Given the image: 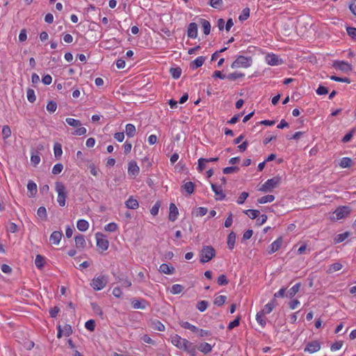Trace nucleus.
<instances>
[{"mask_svg":"<svg viewBox=\"0 0 356 356\" xmlns=\"http://www.w3.org/2000/svg\"><path fill=\"white\" fill-rule=\"evenodd\" d=\"M216 256V250L211 245L203 246L200 254V261L201 263L204 264L211 261Z\"/></svg>","mask_w":356,"mask_h":356,"instance_id":"f257e3e1","label":"nucleus"},{"mask_svg":"<svg viewBox=\"0 0 356 356\" xmlns=\"http://www.w3.org/2000/svg\"><path fill=\"white\" fill-rule=\"evenodd\" d=\"M56 191L58 193L57 202L60 207L65 206L67 191L65 185L62 182H56Z\"/></svg>","mask_w":356,"mask_h":356,"instance_id":"f03ea898","label":"nucleus"},{"mask_svg":"<svg viewBox=\"0 0 356 356\" xmlns=\"http://www.w3.org/2000/svg\"><path fill=\"white\" fill-rule=\"evenodd\" d=\"M252 59L251 57H246L244 56H238L236 60L232 63L231 67L232 69L236 68H248L252 65Z\"/></svg>","mask_w":356,"mask_h":356,"instance_id":"7ed1b4c3","label":"nucleus"},{"mask_svg":"<svg viewBox=\"0 0 356 356\" xmlns=\"http://www.w3.org/2000/svg\"><path fill=\"white\" fill-rule=\"evenodd\" d=\"M280 177H274L266 181L259 188V191L264 193L270 192L275 188H276L280 184Z\"/></svg>","mask_w":356,"mask_h":356,"instance_id":"20e7f679","label":"nucleus"},{"mask_svg":"<svg viewBox=\"0 0 356 356\" xmlns=\"http://www.w3.org/2000/svg\"><path fill=\"white\" fill-rule=\"evenodd\" d=\"M350 211V207L347 206L339 207L333 212L332 215L330 216V219L332 220L343 219L349 215Z\"/></svg>","mask_w":356,"mask_h":356,"instance_id":"39448f33","label":"nucleus"},{"mask_svg":"<svg viewBox=\"0 0 356 356\" xmlns=\"http://www.w3.org/2000/svg\"><path fill=\"white\" fill-rule=\"evenodd\" d=\"M108 282V277L106 275H99L92 280L90 286L95 291L103 289Z\"/></svg>","mask_w":356,"mask_h":356,"instance_id":"423d86ee","label":"nucleus"},{"mask_svg":"<svg viewBox=\"0 0 356 356\" xmlns=\"http://www.w3.org/2000/svg\"><path fill=\"white\" fill-rule=\"evenodd\" d=\"M95 238L97 241V246L102 251L107 250L109 246V243L106 236L103 234L97 232L95 234Z\"/></svg>","mask_w":356,"mask_h":356,"instance_id":"0eeeda50","label":"nucleus"},{"mask_svg":"<svg viewBox=\"0 0 356 356\" xmlns=\"http://www.w3.org/2000/svg\"><path fill=\"white\" fill-rule=\"evenodd\" d=\"M180 349L187 352L191 356L196 355V346L186 339H184V342H182Z\"/></svg>","mask_w":356,"mask_h":356,"instance_id":"6e6552de","label":"nucleus"},{"mask_svg":"<svg viewBox=\"0 0 356 356\" xmlns=\"http://www.w3.org/2000/svg\"><path fill=\"white\" fill-rule=\"evenodd\" d=\"M180 349L187 352L191 356L196 355V346L186 339H184V342H182Z\"/></svg>","mask_w":356,"mask_h":356,"instance_id":"1a4fd4ad","label":"nucleus"},{"mask_svg":"<svg viewBox=\"0 0 356 356\" xmlns=\"http://www.w3.org/2000/svg\"><path fill=\"white\" fill-rule=\"evenodd\" d=\"M180 349L187 352L191 356L196 355V346L186 339H184V342H182Z\"/></svg>","mask_w":356,"mask_h":356,"instance_id":"9d476101","label":"nucleus"},{"mask_svg":"<svg viewBox=\"0 0 356 356\" xmlns=\"http://www.w3.org/2000/svg\"><path fill=\"white\" fill-rule=\"evenodd\" d=\"M321 348V343L317 341L314 340L311 342H309L306 346L305 347L304 351L305 353H309L310 354L314 353L320 350Z\"/></svg>","mask_w":356,"mask_h":356,"instance_id":"9b49d317","label":"nucleus"},{"mask_svg":"<svg viewBox=\"0 0 356 356\" xmlns=\"http://www.w3.org/2000/svg\"><path fill=\"white\" fill-rule=\"evenodd\" d=\"M211 189L216 195V200H222L225 198V195L221 186H218L215 184H211Z\"/></svg>","mask_w":356,"mask_h":356,"instance_id":"f8f14e48","label":"nucleus"},{"mask_svg":"<svg viewBox=\"0 0 356 356\" xmlns=\"http://www.w3.org/2000/svg\"><path fill=\"white\" fill-rule=\"evenodd\" d=\"M266 61L270 65H279L282 63V60L278 56L274 54H269L266 56Z\"/></svg>","mask_w":356,"mask_h":356,"instance_id":"ddd939ff","label":"nucleus"},{"mask_svg":"<svg viewBox=\"0 0 356 356\" xmlns=\"http://www.w3.org/2000/svg\"><path fill=\"white\" fill-rule=\"evenodd\" d=\"M140 168L135 161H131L128 163V174L129 176L136 177L139 174Z\"/></svg>","mask_w":356,"mask_h":356,"instance_id":"4468645a","label":"nucleus"},{"mask_svg":"<svg viewBox=\"0 0 356 356\" xmlns=\"http://www.w3.org/2000/svg\"><path fill=\"white\" fill-rule=\"evenodd\" d=\"M333 66L336 69H339L344 72H349L352 70L351 65L345 61H335Z\"/></svg>","mask_w":356,"mask_h":356,"instance_id":"2eb2a0df","label":"nucleus"},{"mask_svg":"<svg viewBox=\"0 0 356 356\" xmlns=\"http://www.w3.org/2000/svg\"><path fill=\"white\" fill-rule=\"evenodd\" d=\"M282 244V238H277L275 241H273L268 248V254H273L275 252H277L281 247Z\"/></svg>","mask_w":356,"mask_h":356,"instance_id":"dca6fc26","label":"nucleus"},{"mask_svg":"<svg viewBox=\"0 0 356 356\" xmlns=\"http://www.w3.org/2000/svg\"><path fill=\"white\" fill-rule=\"evenodd\" d=\"M187 35L190 38H196L197 36V25L195 22L189 24L187 29Z\"/></svg>","mask_w":356,"mask_h":356,"instance_id":"f3484780","label":"nucleus"},{"mask_svg":"<svg viewBox=\"0 0 356 356\" xmlns=\"http://www.w3.org/2000/svg\"><path fill=\"white\" fill-rule=\"evenodd\" d=\"M169 210V220L174 222L177 220V216L179 215L178 209L174 203H170Z\"/></svg>","mask_w":356,"mask_h":356,"instance_id":"a211bd4d","label":"nucleus"},{"mask_svg":"<svg viewBox=\"0 0 356 356\" xmlns=\"http://www.w3.org/2000/svg\"><path fill=\"white\" fill-rule=\"evenodd\" d=\"M159 270L165 275H172L175 272V268L172 266L167 264H162L159 266Z\"/></svg>","mask_w":356,"mask_h":356,"instance_id":"6ab92c4d","label":"nucleus"},{"mask_svg":"<svg viewBox=\"0 0 356 356\" xmlns=\"http://www.w3.org/2000/svg\"><path fill=\"white\" fill-rule=\"evenodd\" d=\"M62 236H63V234L61 232L54 231L50 235L49 241L51 243L58 245V244H59Z\"/></svg>","mask_w":356,"mask_h":356,"instance_id":"aec40b11","label":"nucleus"},{"mask_svg":"<svg viewBox=\"0 0 356 356\" xmlns=\"http://www.w3.org/2000/svg\"><path fill=\"white\" fill-rule=\"evenodd\" d=\"M170 339H171V343L175 346H176L177 348H178L179 349H180V348L182 346V342H184V338H181L180 336H179L178 334H174V335H172L170 337Z\"/></svg>","mask_w":356,"mask_h":356,"instance_id":"412c9836","label":"nucleus"},{"mask_svg":"<svg viewBox=\"0 0 356 356\" xmlns=\"http://www.w3.org/2000/svg\"><path fill=\"white\" fill-rule=\"evenodd\" d=\"M125 205L128 209H136L139 207L138 202L133 198V197H129V199L125 202Z\"/></svg>","mask_w":356,"mask_h":356,"instance_id":"4be33fe9","label":"nucleus"},{"mask_svg":"<svg viewBox=\"0 0 356 356\" xmlns=\"http://www.w3.org/2000/svg\"><path fill=\"white\" fill-rule=\"evenodd\" d=\"M76 227L81 232H86L89 228V222L84 219H80L76 222Z\"/></svg>","mask_w":356,"mask_h":356,"instance_id":"5701e85b","label":"nucleus"},{"mask_svg":"<svg viewBox=\"0 0 356 356\" xmlns=\"http://www.w3.org/2000/svg\"><path fill=\"white\" fill-rule=\"evenodd\" d=\"M75 244L78 248H84L86 246V240L83 235L78 234L74 238Z\"/></svg>","mask_w":356,"mask_h":356,"instance_id":"b1692460","label":"nucleus"},{"mask_svg":"<svg viewBox=\"0 0 356 356\" xmlns=\"http://www.w3.org/2000/svg\"><path fill=\"white\" fill-rule=\"evenodd\" d=\"M236 242V234L234 232H231L227 236V247L229 250H233Z\"/></svg>","mask_w":356,"mask_h":356,"instance_id":"393cba45","label":"nucleus"},{"mask_svg":"<svg viewBox=\"0 0 356 356\" xmlns=\"http://www.w3.org/2000/svg\"><path fill=\"white\" fill-rule=\"evenodd\" d=\"M28 192L29 193V197H33L37 193V185L35 182L30 180L27 184Z\"/></svg>","mask_w":356,"mask_h":356,"instance_id":"a878e982","label":"nucleus"},{"mask_svg":"<svg viewBox=\"0 0 356 356\" xmlns=\"http://www.w3.org/2000/svg\"><path fill=\"white\" fill-rule=\"evenodd\" d=\"M275 305H276L275 300L273 299L270 302L267 303L264 307L263 309L261 311H260V312H264V314H270L273 311V309H274Z\"/></svg>","mask_w":356,"mask_h":356,"instance_id":"bb28decb","label":"nucleus"},{"mask_svg":"<svg viewBox=\"0 0 356 356\" xmlns=\"http://www.w3.org/2000/svg\"><path fill=\"white\" fill-rule=\"evenodd\" d=\"M205 59L206 58L204 56H198L192 62L191 67L193 69H197L201 67L204 64Z\"/></svg>","mask_w":356,"mask_h":356,"instance_id":"cd10ccee","label":"nucleus"},{"mask_svg":"<svg viewBox=\"0 0 356 356\" xmlns=\"http://www.w3.org/2000/svg\"><path fill=\"white\" fill-rule=\"evenodd\" d=\"M212 348L213 346L211 344L204 342L199 345L198 349L200 352L207 354L211 352Z\"/></svg>","mask_w":356,"mask_h":356,"instance_id":"c85d7f7f","label":"nucleus"},{"mask_svg":"<svg viewBox=\"0 0 356 356\" xmlns=\"http://www.w3.org/2000/svg\"><path fill=\"white\" fill-rule=\"evenodd\" d=\"M300 283H297L293 285L287 292L286 296L291 298L296 296V294L299 291L300 288Z\"/></svg>","mask_w":356,"mask_h":356,"instance_id":"c756f323","label":"nucleus"},{"mask_svg":"<svg viewBox=\"0 0 356 356\" xmlns=\"http://www.w3.org/2000/svg\"><path fill=\"white\" fill-rule=\"evenodd\" d=\"M125 132L128 137H134L136 134V127L133 124H127L125 127Z\"/></svg>","mask_w":356,"mask_h":356,"instance_id":"7c9ffc66","label":"nucleus"},{"mask_svg":"<svg viewBox=\"0 0 356 356\" xmlns=\"http://www.w3.org/2000/svg\"><path fill=\"white\" fill-rule=\"evenodd\" d=\"M201 24L202 26L203 32L205 35H209L211 31V24L210 22L204 19H201Z\"/></svg>","mask_w":356,"mask_h":356,"instance_id":"2f4dec72","label":"nucleus"},{"mask_svg":"<svg viewBox=\"0 0 356 356\" xmlns=\"http://www.w3.org/2000/svg\"><path fill=\"white\" fill-rule=\"evenodd\" d=\"M265 315L264 312H259L256 315V320L262 327H264L266 325Z\"/></svg>","mask_w":356,"mask_h":356,"instance_id":"473e14b6","label":"nucleus"},{"mask_svg":"<svg viewBox=\"0 0 356 356\" xmlns=\"http://www.w3.org/2000/svg\"><path fill=\"white\" fill-rule=\"evenodd\" d=\"M145 301L138 300H133L131 302V305L134 309H144L146 308V305H145Z\"/></svg>","mask_w":356,"mask_h":356,"instance_id":"72a5a7b5","label":"nucleus"},{"mask_svg":"<svg viewBox=\"0 0 356 356\" xmlns=\"http://www.w3.org/2000/svg\"><path fill=\"white\" fill-rule=\"evenodd\" d=\"M35 264L38 269H42L44 266V257L40 254L36 255Z\"/></svg>","mask_w":356,"mask_h":356,"instance_id":"f704fd0d","label":"nucleus"},{"mask_svg":"<svg viewBox=\"0 0 356 356\" xmlns=\"http://www.w3.org/2000/svg\"><path fill=\"white\" fill-rule=\"evenodd\" d=\"M275 200V196L273 195H266L257 200L259 204H266L267 202H272Z\"/></svg>","mask_w":356,"mask_h":356,"instance_id":"c9c22d12","label":"nucleus"},{"mask_svg":"<svg viewBox=\"0 0 356 356\" xmlns=\"http://www.w3.org/2000/svg\"><path fill=\"white\" fill-rule=\"evenodd\" d=\"M245 76V74L242 72H235L233 73H230L227 75V79L230 81H235L237 79L243 78Z\"/></svg>","mask_w":356,"mask_h":356,"instance_id":"e433bc0d","label":"nucleus"},{"mask_svg":"<svg viewBox=\"0 0 356 356\" xmlns=\"http://www.w3.org/2000/svg\"><path fill=\"white\" fill-rule=\"evenodd\" d=\"M180 325L183 328L190 330H191L193 332H196L198 330V327H197L196 326L191 324L190 323H188L187 321H182V322H181L180 323Z\"/></svg>","mask_w":356,"mask_h":356,"instance_id":"4c0bfd02","label":"nucleus"},{"mask_svg":"<svg viewBox=\"0 0 356 356\" xmlns=\"http://www.w3.org/2000/svg\"><path fill=\"white\" fill-rule=\"evenodd\" d=\"M54 156L56 158L59 159L61 156V155L63 154V150H62V146L60 143H56L54 144Z\"/></svg>","mask_w":356,"mask_h":356,"instance_id":"58836bf2","label":"nucleus"},{"mask_svg":"<svg viewBox=\"0 0 356 356\" xmlns=\"http://www.w3.org/2000/svg\"><path fill=\"white\" fill-rule=\"evenodd\" d=\"M182 187L186 191V193L189 195L192 194L194 191L195 185L192 181L186 182Z\"/></svg>","mask_w":356,"mask_h":356,"instance_id":"ea45409f","label":"nucleus"},{"mask_svg":"<svg viewBox=\"0 0 356 356\" xmlns=\"http://www.w3.org/2000/svg\"><path fill=\"white\" fill-rule=\"evenodd\" d=\"M352 160L349 157H343L341 159L339 166L342 168H348L352 164Z\"/></svg>","mask_w":356,"mask_h":356,"instance_id":"a19ab883","label":"nucleus"},{"mask_svg":"<svg viewBox=\"0 0 356 356\" xmlns=\"http://www.w3.org/2000/svg\"><path fill=\"white\" fill-rule=\"evenodd\" d=\"M227 300V297L225 296H218L215 298L213 303L214 305L220 307L225 304V301Z\"/></svg>","mask_w":356,"mask_h":356,"instance_id":"79ce46f5","label":"nucleus"},{"mask_svg":"<svg viewBox=\"0 0 356 356\" xmlns=\"http://www.w3.org/2000/svg\"><path fill=\"white\" fill-rule=\"evenodd\" d=\"M343 266L339 262H336L330 265L328 268L327 272L331 273L336 271H338L342 268Z\"/></svg>","mask_w":356,"mask_h":356,"instance_id":"37998d69","label":"nucleus"},{"mask_svg":"<svg viewBox=\"0 0 356 356\" xmlns=\"http://www.w3.org/2000/svg\"><path fill=\"white\" fill-rule=\"evenodd\" d=\"M348 236H349L348 232H344L342 234H337L334 239V243H341L343 241H345L348 237Z\"/></svg>","mask_w":356,"mask_h":356,"instance_id":"c03bdc74","label":"nucleus"},{"mask_svg":"<svg viewBox=\"0 0 356 356\" xmlns=\"http://www.w3.org/2000/svg\"><path fill=\"white\" fill-rule=\"evenodd\" d=\"M244 213L247 214L251 219H255L259 215V211L256 209H248L245 210Z\"/></svg>","mask_w":356,"mask_h":356,"instance_id":"a18cd8bd","label":"nucleus"},{"mask_svg":"<svg viewBox=\"0 0 356 356\" xmlns=\"http://www.w3.org/2000/svg\"><path fill=\"white\" fill-rule=\"evenodd\" d=\"M183 289L184 287L182 285L178 284H173L171 287L170 293L174 295L179 294L182 292Z\"/></svg>","mask_w":356,"mask_h":356,"instance_id":"49530a36","label":"nucleus"},{"mask_svg":"<svg viewBox=\"0 0 356 356\" xmlns=\"http://www.w3.org/2000/svg\"><path fill=\"white\" fill-rule=\"evenodd\" d=\"M65 122L72 127H79L81 125V122L76 119L67 118L65 119Z\"/></svg>","mask_w":356,"mask_h":356,"instance_id":"de8ad7c7","label":"nucleus"},{"mask_svg":"<svg viewBox=\"0 0 356 356\" xmlns=\"http://www.w3.org/2000/svg\"><path fill=\"white\" fill-rule=\"evenodd\" d=\"M171 76L175 79H177L180 77L181 74V70L180 67H172L170 70Z\"/></svg>","mask_w":356,"mask_h":356,"instance_id":"09e8293b","label":"nucleus"},{"mask_svg":"<svg viewBox=\"0 0 356 356\" xmlns=\"http://www.w3.org/2000/svg\"><path fill=\"white\" fill-rule=\"evenodd\" d=\"M250 16V9L248 8H245L242 10V13L239 15L238 19L241 22H243L246 20Z\"/></svg>","mask_w":356,"mask_h":356,"instance_id":"8fccbe9b","label":"nucleus"},{"mask_svg":"<svg viewBox=\"0 0 356 356\" xmlns=\"http://www.w3.org/2000/svg\"><path fill=\"white\" fill-rule=\"evenodd\" d=\"M209 305V302L206 300H201L197 304V309L201 312H204Z\"/></svg>","mask_w":356,"mask_h":356,"instance_id":"3c124183","label":"nucleus"},{"mask_svg":"<svg viewBox=\"0 0 356 356\" xmlns=\"http://www.w3.org/2000/svg\"><path fill=\"white\" fill-rule=\"evenodd\" d=\"M37 215L39 218L42 220H45L47 218V210L44 207H40L38 208L37 211Z\"/></svg>","mask_w":356,"mask_h":356,"instance_id":"603ef678","label":"nucleus"},{"mask_svg":"<svg viewBox=\"0 0 356 356\" xmlns=\"http://www.w3.org/2000/svg\"><path fill=\"white\" fill-rule=\"evenodd\" d=\"M118 229V225L115 222H110L104 227L106 232H113Z\"/></svg>","mask_w":356,"mask_h":356,"instance_id":"864d4df0","label":"nucleus"},{"mask_svg":"<svg viewBox=\"0 0 356 356\" xmlns=\"http://www.w3.org/2000/svg\"><path fill=\"white\" fill-rule=\"evenodd\" d=\"M57 108V104L54 101H49L47 105V110L49 113H52L56 111Z\"/></svg>","mask_w":356,"mask_h":356,"instance_id":"5fc2aeb1","label":"nucleus"},{"mask_svg":"<svg viewBox=\"0 0 356 356\" xmlns=\"http://www.w3.org/2000/svg\"><path fill=\"white\" fill-rule=\"evenodd\" d=\"M1 134L4 139L8 138L11 135L10 128L8 125H5L2 128Z\"/></svg>","mask_w":356,"mask_h":356,"instance_id":"6e6d98bb","label":"nucleus"},{"mask_svg":"<svg viewBox=\"0 0 356 356\" xmlns=\"http://www.w3.org/2000/svg\"><path fill=\"white\" fill-rule=\"evenodd\" d=\"M91 307H92V311L95 314H97L99 316H100L101 317H102L103 312L102 310V308L96 302H92L91 303Z\"/></svg>","mask_w":356,"mask_h":356,"instance_id":"4d7b16f0","label":"nucleus"},{"mask_svg":"<svg viewBox=\"0 0 356 356\" xmlns=\"http://www.w3.org/2000/svg\"><path fill=\"white\" fill-rule=\"evenodd\" d=\"M239 170V168L238 166H231V167H226L223 168V173L226 175L232 174L236 172H238Z\"/></svg>","mask_w":356,"mask_h":356,"instance_id":"13d9d810","label":"nucleus"},{"mask_svg":"<svg viewBox=\"0 0 356 356\" xmlns=\"http://www.w3.org/2000/svg\"><path fill=\"white\" fill-rule=\"evenodd\" d=\"M26 97H27V99L28 100L31 102V103H33L35 99H36V97H35V92L33 89H29L26 92Z\"/></svg>","mask_w":356,"mask_h":356,"instance_id":"bf43d9fd","label":"nucleus"},{"mask_svg":"<svg viewBox=\"0 0 356 356\" xmlns=\"http://www.w3.org/2000/svg\"><path fill=\"white\" fill-rule=\"evenodd\" d=\"M248 196L249 193L248 192L241 193L236 200L237 204H243L245 202V200L248 197Z\"/></svg>","mask_w":356,"mask_h":356,"instance_id":"052dcab7","label":"nucleus"},{"mask_svg":"<svg viewBox=\"0 0 356 356\" xmlns=\"http://www.w3.org/2000/svg\"><path fill=\"white\" fill-rule=\"evenodd\" d=\"M330 79L332 81H337V82H342V83H350V79H348L347 77L341 78V77H339V76L332 75L330 76Z\"/></svg>","mask_w":356,"mask_h":356,"instance_id":"680f3d73","label":"nucleus"},{"mask_svg":"<svg viewBox=\"0 0 356 356\" xmlns=\"http://www.w3.org/2000/svg\"><path fill=\"white\" fill-rule=\"evenodd\" d=\"M85 327L89 331H94L95 328V321L92 319L87 321L85 323Z\"/></svg>","mask_w":356,"mask_h":356,"instance_id":"e2e57ef3","label":"nucleus"},{"mask_svg":"<svg viewBox=\"0 0 356 356\" xmlns=\"http://www.w3.org/2000/svg\"><path fill=\"white\" fill-rule=\"evenodd\" d=\"M240 323V316L236 317L233 321L230 322L227 326V329L231 330L234 327L239 325Z\"/></svg>","mask_w":356,"mask_h":356,"instance_id":"0e129e2a","label":"nucleus"},{"mask_svg":"<svg viewBox=\"0 0 356 356\" xmlns=\"http://www.w3.org/2000/svg\"><path fill=\"white\" fill-rule=\"evenodd\" d=\"M63 169V165L62 163H56L52 168V173L54 175L60 174Z\"/></svg>","mask_w":356,"mask_h":356,"instance_id":"69168bd1","label":"nucleus"},{"mask_svg":"<svg viewBox=\"0 0 356 356\" xmlns=\"http://www.w3.org/2000/svg\"><path fill=\"white\" fill-rule=\"evenodd\" d=\"M207 163H208L207 159L200 158L198 159L197 168H198L199 171H202L203 170H204Z\"/></svg>","mask_w":356,"mask_h":356,"instance_id":"338daca9","label":"nucleus"},{"mask_svg":"<svg viewBox=\"0 0 356 356\" xmlns=\"http://www.w3.org/2000/svg\"><path fill=\"white\" fill-rule=\"evenodd\" d=\"M217 283L220 286H225L228 284V280L225 275H220L217 280Z\"/></svg>","mask_w":356,"mask_h":356,"instance_id":"774afa93","label":"nucleus"}]
</instances>
